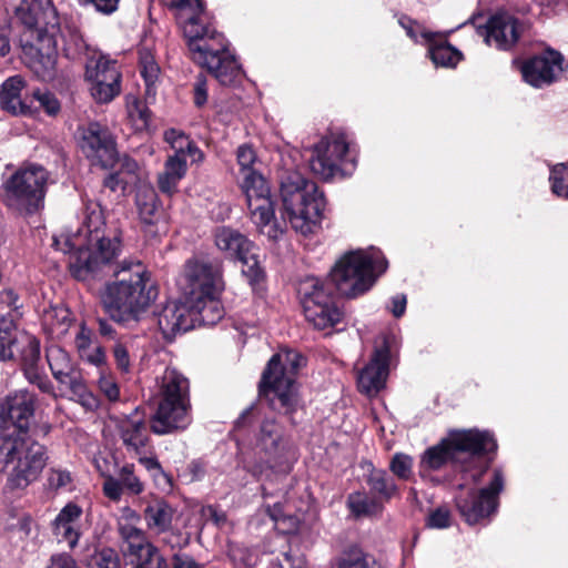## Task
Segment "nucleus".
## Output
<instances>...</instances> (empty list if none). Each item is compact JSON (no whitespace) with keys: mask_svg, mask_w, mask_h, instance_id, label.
<instances>
[{"mask_svg":"<svg viewBox=\"0 0 568 568\" xmlns=\"http://www.w3.org/2000/svg\"><path fill=\"white\" fill-rule=\"evenodd\" d=\"M448 463L458 464L459 458L453 449L448 435L439 440L438 444L428 447L420 456L419 466L426 470H439Z\"/></svg>","mask_w":568,"mask_h":568,"instance_id":"obj_39","label":"nucleus"},{"mask_svg":"<svg viewBox=\"0 0 568 568\" xmlns=\"http://www.w3.org/2000/svg\"><path fill=\"white\" fill-rule=\"evenodd\" d=\"M124 491L132 496L144 491V484L134 474L133 464H125L120 469L118 478L108 476L103 483V494L112 501H119Z\"/></svg>","mask_w":568,"mask_h":568,"instance_id":"obj_33","label":"nucleus"},{"mask_svg":"<svg viewBox=\"0 0 568 568\" xmlns=\"http://www.w3.org/2000/svg\"><path fill=\"white\" fill-rule=\"evenodd\" d=\"M282 216L292 229L304 236L321 226L326 199L314 181L298 171H285L280 178Z\"/></svg>","mask_w":568,"mask_h":568,"instance_id":"obj_7","label":"nucleus"},{"mask_svg":"<svg viewBox=\"0 0 568 568\" xmlns=\"http://www.w3.org/2000/svg\"><path fill=\"white\" fill-rule=\"evenodd\" d=\"M390 345L387 338L377 346L365 367L359 372L357 387L367 396L378 394L386 385L389 374Z\"/></svg>","mask_w":568,"mask_h":568,"instance_id":"obj_23","label":"nucleus"},{"mask_svg":"<svg viewBox=\"0 0 568 568\" xmlns=\"http://www.w3.org/2000/svg\"><path fill=\"white\" fill-rule=\"evenodd\" d=\"M30 100L34 109L33 115L43 110L49 116H57L61 111V103L57 95L51 91L33 90Z\"/></svg>","mask_w":568,"mask_h":568,"instance_id":"obj_45","label":"nucleus"},{"mask_svg":"<svg viewBox=\"0 0 568 568\" xmlns=\"http://www.w3.org/2000/svg\"><path fill=\"white\" fill-rule=\"evenodd\" d=\"M0 361L13 362L30 385L57 398L55 387L41 359L40 339L26 331H18L13 321H4L0 326Z\"/></svg>","mask_w":568,"mask_h":568,"instance_id":"obj_10","label":"nucleus"},{"mask_svg":"<svg viewBox=\"0 0 568 568\" xmlns=\"http://www.w3.org/2000/svg\"><path fill=\"white\" fill-rule=\"evenodd\" d=\"M164 138L165 141L171 144L172 149H174V154L181 155L185 160L186 156H190L193 162L203 160V152L199 149L196 143L183 132L170 129L165 131Z\"/></svg>","mask_w":568,"mask_h":568,"instance_id":"obj_41","label":"nucleus"},{"mask_svg":"<svg viewBox=\"0 0 568 568\" xmlns=\"http://www.w3.org/2000/svg\"><path fill=\"white\" fill-rule=\"evenodd\" d=\"M82 357L85 358L90 364L98 367L106 364V354L103 346H97L93 351L85 352L84 356Z\"/></svg>","mask_w":568,"mask_h":568,"instance_id":"obj_62","label":"nucleus"},{"mask_svg":"<svg viewBox=\"0 0 568 568\" xmlns=\"http://www.w3.org/2000/svg\"><path fill=\"white\" fill-rule=\"evenodd\" d=\"M36 396L22 390L8 396L0 409V463L13 465L7 478L10 490L24 489L36 481L47 460V448L33 439L29 428Z\"/></svg>","mask_w":568,"mask_h":568,"instance_id":"obj_1","label":"nucleus"},{"mask_svg":"<svg viewBox=\"0 0 568 568\" xmlns=\"http://www.w3.org/2000/svg\"><path fill=\"white\" fill-rule=\"evenodd\" d=\"M116 369L122 374L131 372L130 346L126 341L116 339L111 348Z\"/></svg>","mask_w":568,"mask_h":568,"instance_id":"obj_49","label":"nucleus"},{"mask_svg":"<svg viewBox=\"0 0 568 568\" xmlns=\"http://www.w3.org/2000/svg\"><path fill=\"white\" fill-rule=\"evenodd\" d=\"M91 343L92 331L88 328L85 325H81L75 336V346L81 356H84L85 352L90 351Z\"/></svg>","mask_w":568,"mask_h":568,"instance_id":"obj_59","label":"nucleus"},{"mask_svg":"<svg viewBox=\"0 0 568 568\" xmlns=\"http://www.w3.org/2000/svg\"><path fill=\"white\" fill-rule=\"evenodd\" d=\"M81 232H85L90 245H98L100 251L104 246L121 251V233L118 230L108 231L102 206L99 202L89 201L85 204L84 221Z\"/></svg>","mask_w":568,"mask_h":568,"instance_id":"obj_25","label":"nucleus"},{"mask_svg":"<svg viewBox=\"0 0 568 568\" xmlns=\"http://www.w3.org/2000/svg\"><path fill=\"white\" fill-rule=\"evenodd\" d=\"M481 13L474 14L469 19L477 33L484 38L487 44H495L498 50L509 51L519 41L525 29L524 23L507 12H496L484 23Z\"/></svg>","mask_w":568,"mask_h":568,"instance_id":"obj_17","label":"nucleus"},{"mask_svg":"<svg viewBox=\"0 0 568 568\" xmlns=\"http://www.w3.org/2000/svg\"><path fill=\"white\" fill-rule=\"evenodd\" d=\"M82 508L73 503H68L57 515L51 524V530L59 542H67L70 549H74L81 537L80 520Z\"/></svg>","mask_w":568,"mask_h":568,"instance_id":"obj_29","label":"nucleus"},{"mask_svg":"<svg viewBox=\"0 0 568 568\" xmlns=\"http://www.w3.org/2000/svg\"><path fill=\"white\" fill-rule=\"evenodd\" d=\"M256 160V152L251 144L244 143L237 148L236 161L244 175L242 189L248 210L257 225L266 226L275 220L274 202L267 181L253 168Z\"/></svg>","mask_w":568,"mask_h":568,"instance_id":"obj_12","label":"nucleus"},{"mask_svg":"<svg viewBox=\"0 0 568 568\" xmlns=\"http://www.w3.org/2000/svg\"><path fill=\"white\" fill-rule=\"evenodd\" d=\"M217 248L231 258L237 260L250 251H257L255 244L243 233L231 226H219L214 231Z\"/></svg>","mask_w":568,"mask_h":568,"instance_id":"obj_34","label":"nucleus"},{"mask_svg":"<svg viewBox=\"0 0 568 568\" xmlns=\"http://www.w3.org/2000/svg\"><path fill=\"white\" fill-rule=\"evenodd\" d=\"M72 484L70 471L62 469H50L48 485L51 489L59 490L68 488Z\"/></svg>","mask_w":568,"mask_h":568,"instance_id":"obj_55","label":"nucleus"},{"mask_svg":"<svg viewBox=\"0 0 568 568\" xmlns=\"http://www.w3.org/2000/svg\"><path fill=\"white\" fill-rule=\"evenodd\" d=\"M85 80L90 82L91 95L98 103H109L122 91V72L119 62L109 55L100 54L88 61Z\"/></svg>","mask_w":568,"mask_h":568,"instance_id":"obj_16","label":"nucleus"},{"mask_svg":"<svg viewBox=\"0 0 568 568\" xmlns=\"http://www.w3.org/2000/svg\"><path fill=\"white\" fill-rule=\"evenodd\" d=\"M303 357L288 353L285 362L280 354L268 359L257 384V395L268 408L284 416L292 426H296V413L303 408V402L296 385V374Z\"/></svg>","mask_w":568,"mask_h":568,"instance_id":"obj_8","label":"nucleus"},{"mask_svg":"<svg viewBox=\"0 0 568 568\" xmlns=\"http://www.w3.org/2000/svg\"><path fill=\"white\" fill-rule=\"evenodd\" d=\"M156 316L159 329L166 341H172L179 333H185L194 327L191 310L187 304V295L184 303L169 301Z\"/></svg>","mask_w":568,"mask_h":568,"instance_id":"obj_27","label":"nucleus"},{"mask_svg":"<svg viewBox=\"0 0 568 568\" xmlns=\"http://www.w3.org/2000/svg\"><path fill=\"white\" fill-rule=\"evenodd\" d=\"M23 316V300L20 290L6 285L0 290V326L4 321L17 324Z\"/></svg>","mask_w":568,"mask_h":568,"instance_id":"obj_40","label":"nucleus"},{"mask_svg":"<svg viewBox=\"0 0 568 568\" xmlns=\"http://www.w3.org/2000/svg\"><path fill=\"white\" fill-rule=\"evenodd\" d=\"M505 478L500 468L493 470V477L486 487L469 489L455 498L456 509L468 525L479 524L497 511L499 495L504 490Z\"/></svg>","mask_w":568,"mask_h":568,"instance_id":"obj_14","label":"nucleus"},{"mask_svg":"<svg viewBox=\"0 0 568 568\" xmlns=\"http://www.w3.org/2000/svg\"><path fill=\"white\" fill-rule=\"evenodd\" d=\"M176 509L164 498H154L144 508L143 517L148 527L159 534L172 528Z\"/></svg>","mask_w":568,"mask_h":568,"instance_id":"obj_37","label":"nucleus"},{"mask_svg":"<svg viewBox=\"0 0 568 568\" xmlns=\"http://www.w3.org/2000/svg\"><path fill=\"white\" fill-rule=\"evenodd\" d=\"M139 69L146 87V93L150 94L159 80L161 69L150 52L140 54Z\"/></svg>","mask_w":568,"mask_h":568,"instance_id":"obj_46","label":"nucleus"},{"mask_svg":"<svg viewBox=\"0 0 568 568\" xmlns=\"http://www.w3.org/2000/svg\"><path fill=\"white\" fill-rule=\"evenodd\" d=\"M168 4L180 13H189L183 24V34L190 58L205 68L221 85L234 87L240 83L242 67L231 54L224 34L216 30L204 0H169Z\"/></svg>","mask_w":568,"mask_h":568,"instance_id":"obj_3","label":"nucleus"},{"mask_svg":"<svg viewBox=\"0 0 568 568\" xmlns=\"http://www.w3.org/2000/svg\"><path fill=\"white\" fill-rule=\"evenodd\" d=\"M392 308L390 312L394 317L399 318L405 314L407 298L405 294H397L392 297Z\"/></svg>","mask_w":568,"mask_h":568,"instance_id":"obj_64","label":"nucleus"},{"mask_svg":"<svg viewBox=\"0 0 568 568\" xmlns=\"http://www.w3.org/2000/svg\"><path fill=\"white\" fill-rule=\"evenodd\" d=\"M303 314L306 322L317 331L334 328L344 321V312L337 302L324 305L312 302L308 307H303Z\"/></svg>","mask_w":568,"mask_h":568,"instance_id":"obj_35","label":"nucleus"},{"mask_svg":"<svg viewBox=\"0 0 568 568\" xmlns=\"http://www.w3.org/2000/svg\"><path fill=\"white\" fill-rule=\"evenodd\" d=\"M369 466L371 469L368 474L365 475V483L368 486L371 496L381 505L398 497L399 487L395 478L385 469L376 468L372 464Z\"/></svg>","mask_w":568,"mask_h":568,"instance_id":"obj_36","label":"nucleus"},{"mask_svg":"<svg viewBox=\"0 0 568 568\" xmlns=\"http://www.w3.org/2000/svg\"><path fill=\"white\" fill-rule=\"evenodd\" d=\"M186 470L190 481L201 480L206 473V464L202 459H193L189 463Z\"/></svg>","mask_w":568,"mask_h":568,"instance_id":"obj_61","label":"nucleus"},{"mask_svg":"<svg viewBox=\"0 0 568 568\" xmlns=\"http://www.w3.org/2000/svg\"><path fill=\"white\" fill-rule=\"evenodd\" d=\"M130 115L132 119L140 120L143 125H148L151 119V111L144 102L136 100L130 109Z\"/></svg>","mask_w":568,"mask_h":568,"instance_id":"obj_60","label":"nucleus"},{"mask_svg":"<svg viewBox=\"0 0 568 568\" xmlns=\"http://www.w3.org/2000/svg\"><path fill=\"white\" fill-rule=\"evenodd\" d=\"M121 0H82L84 6H92L94 10L104 16H110L119 9Z\"/></svg>","mask_w":568,"mask_h":568,"instance_id":"obj_58","label":"nucleus"},{"mask_svg":"<svg viewBox=\"0 0 568 568\" xmlns=\"http://www.w3.org/2000/svg\"><path fill=\"white\" fill-rule=\"evenodd\" d=\"M346 505L356 518L368 517L382 510V505L374 497L369 498L365 491L349 494Z\"/></svg>","mask_w":568,"mask_h":568,"instance_id":"obj_43","label":"nucleus"},{"mask_svg":"<svg viewBox=\"0 0 568 568\" xmlns=\"http://www.w3.org/2000/svg\"><path fill=\"white\" fill-rule=\"evenodd\" d=\"M70 257L68 270L70 275L77 281L102 280L110 274L118 273L116 257L120 250L104 246L100 251L98 245H87L74 247L69 241Z\"/></svg>","mask_w":568,"mask_h":568,"instance_id":"obj_13","label":"nucleus"},{"mask_svg":"<svg viewBox=\"0 0 568 568\" xmlns=\"http://www.w3.org/2000/svg\"><path fill=\"white\" fill-rule=\"evenodd\" d=\"M227 556L235 568H253L256 564L253 551L245 546H230Z\"/></svg>","mask_w":568,"mask_h":568,"instance_id":"obj_50","label":"nucleus"},{"mask_svg":"<svg viewBox=\"0 0 568 568\" xmlns=\"http://www.w3.org/2000/svg\"><path fill=\"white\" fill-rule=\"evenodd\" d=\"M493 459H494V456L488 457L486 460L474 459V462L470 463V465H468L467 470L463 469V466L465 465V460H463V462L459 460V463H458L459 470L462 473H464L465 475H468L470 478V481L473 484H478L481 481L483 477L490 468V464H491Z\"/></svg>","mask_w":568,"mask_h":568,"instance_id":"obj_52","label":"nucleus"},{"mask_svg":"<svg viewBox=\"0 0 568 568\" xmlns=\"http://www.w3.org/2000/svg\"><path fill=\"white\" fill-rule=\"evenodd\" d=\"M45 361L58 384L79 397L88 393L81 367L64 348L58 345L47 347Z\"/></svg>","mask_w":568,"mask_h":568,"instance_id":"obj_22","label":"nucleus"},{"mask_svg":"<svg viewBox=\"0 0 568 568\" xmlns=\"http://www.w3.org/2000/svg\"><path fill=\"white\" fill-rule=\"evenodd\" d=\"M135 204L145 236H158V225L162 221L163 213L155 190L151 186L139 187L135 194Z\"/></svg>","mask_w":568,"mask_h":568,"instance_id":"obj_30","label":"nucleus"},{"mask_svg":"<svg viewBox=\"0 0 568 568\" xmlns=\"http://www.w3.org/2000/svg\"><path fill=\"white\" fill-rule=\"evenodd\" d=\"M171 568H205L195 558L182 550L171 554Z\"/></svg>","mask_w":568,"mask_h":568,"instance_id":"obj_56","label":"nucleus"},{"mask_svg":"<svg viewBox=\"0 0 568 568\" xmlns=\"http://www.w3.org/2000/svg\"><path fill=\"white\" fill-rule=\"evenodd\" d=\"M185 276L189 284L187 304L193 323L217 324L225 315L220 295L224 290L223 267L219 261L187 260Z\"/></svg>","mask_w":568,"mask_h":568,"instance_id":"obj_9","label":"nucleus"},{"mask_svg":"<svg viewBox=\"0 0 568 568\" xmlns=\"http://www.w3.org/2000/svg\"><path fill=\"white\" fill-rule=\"evenodd\" d=\"M375 560L358 546H351L336 559L333 568H374Z\"/></svg>","mask_w":568,"mask_h":568,"instance_id":"obj_44","label":"nucleus"},{"mask_svg":"<svg viewBox=\"0 0 568 568\" xmlns=\"http://www.w3.org/2000/svg\"><path fill=\"white\" fill-rule=\"evenodd\" d=\"M119 532L123 540L122 551L132 568H171V556L165 558L141 529L122 525Z\"/></svg>","mask_w":568,"mask_h":568,"instance_id":"obj_18","label":"nucleus"},{"mask_svg":"<svg viewBox=\"0 0 568 568\" xmlns=\"http://www.w3.org/2000/svg\"><path fill=\"white\" fill-rule=\"evenodd\" d=\"M207 80L203 73H199L193 83V103L196 108H203L207 102Z\"/></svg>","mask_w":568,"mask_h":568,"instance_id":"obj_54","label":"nucleus"},{"mask_svg":"<svg viewBox=\"0 0 568 568\" xmlns=\"http://www.w3.org/2000/svg\"><path fill=\"white\" fill-rule=\"evenodd\" d=\"M27 87L26 80L21 75L9 77L1 85L0 106L14 116H32L34 109L32 100L28 95L22 97V91Z\"/></svg>","mask_w":568,"mask_h":568,"instance_id":"obj_28","label":"nucleus"},{"mask_svg":"<svg viewBox=\"0 0 568 568\" xmlns=\"http://www.w3.org/2000/svg\"><path fill=\"white\" fill-rule=\"evenodd\" d=\"M551 190L562 197H568V165L557 164L550 171Z\"/></svg>","mask_w":568,"mask_h":568,"instance_id":"obj_51","label":"nucleus"},{"mask_svg":"<svg viewBox=\"0 0 568 568\" xmlns=\"http://www.w3.org/2000/svg\"><path fill=\"white\" fill-rule=\"evenodd\" d=\"M80 566L74 558L67 554H55L50 558L47 568H121L118 552L110 547H89L82 554Z\"/></svg>","mask_w":568,"mask_h":568,"instance_id":"obj_26","label":"nucleus"},{"mask_svg":"<svg viewBox=\"0 0 568 568\" xmlns=\"http://www.w3.org/2000/svg\"><path fill=\"white\" fill-rule=\"evenodd\" d=\"M187 171V163L181 155H169L163 172L158 174V187L168 195L178 192L180 181L185 176Z\"/></svg>","mask_w":568,"mask_h":568,"instance_id":"obj_38","label":"nucleus"},{"mask_svg":"<svg viewBox=\"0 0 568 568\" xmlns=\"http://www.w3.org/2000/svg\"><path fill=\"white\" fill-rule=\"evenodd\" d=\"M414 459L404 453H395L389 462V470L393 477L407 481L413 477Z\"/></svg>","mask_w":568,"mask_h":568,"instance_id":"obj_48","label":"nucleus"},{"mask_svg":"<svg viewBox=\"0 0 568 568\" xmlns=\"http://www.w3.org/2000/svg\"><path fill=\"white\" fill-rule=\"evenodd\" d=\"M387 266L385 257L375 260L362 250L349 251L336 261L328 276L336 284L341 296L356 298L373 287Z\"/></svg>","mask_w":568,"mask_h":568,"instance_id":"obj_11","label":"nucleus"},{"mask_svg":"<svg viewBox=\"0 0 568 568\" xmlns=\"http://www.w3.org/2000/svg\"><path fill=\"white\" fill-rule=\"evenodd\" d=\"M243 264L242 274L247 280L253 291L261 288V285L265 282L266 274L264 268L261 266L258 254L255 251H250L247 254L237 258Z\"/></svg>","mask_w":568,"mask_h":568,"instance_id":"obj_42","label":"nucleus"},{"mask_svg":"<svg viewBox=\"0 0 568 568\" xmlns=\"http://www.w3.org/2000/svg\"><path fill=\"white\" fill-rule=\"evenodd\" d=\"M99 388L104 394V396L111 400L115 402L120 397V388L116 382L110 376H101L99 379Z\"/></svg>","mask_w":568,"mask_h":568,"instance_id":"obj_57","label":"nucleus"},{"mask_svg":"<svg viewBox=\"0 0 568 568\" xmlns=\"http://www.w3.org/2000/svg\"><path fill=\"white\" fill-rule=\"evenodd\" d=\"M192 422L189 379L176 369H166L155 413L146 419L145 410L135 407L115 424L116 433L130 456L151 453L150 432L168 435L185 430Z\"/></svg>","mask_w":568,"mask_h":568,"instance_id":"obj_2","label":"nucleus"},{"mask_svg":"<svg viewBox=\"0 0 568 568\" xmlns=\"http://www.w3.org/2000/svg\"><path fill=\"white\" fill-rule=\"evenodd\" d=\"M80 148L93 164L112 169L119 161L116 142L106 125L90 122L82 129Z\"/></svg>","mask_w":568,"mask_h":568,"instance_id":"obj_19","label":"nucleus"},{"mask_svg":"<svg viewBox=\"0 0 568 568\" xmlns=\"http://www.w3.org/2000/svg\"><path fill=\"white\" fill-rule=\"evenodd\" d=\"M450 525H452L450 510L445 506H440V507H437L436 509L432 510L428 514V516L426 518V524H425V526L427 528H433V529H445V528L450 527Z\"/></svg>","mask_w":568,"mask_h":568,"instance_id":"obj_53","label":"nucleus"},{"mask_svg":"<svg viewBox=\"0 0 568 568\" xmlns=\"http://www.w3.org/2000/svg\"><path fill=\"white\" fill-rule=\"evenodd\" d=\"M48 178L43 166L31 165L12 174L4 187L8 195L26 206L28 213H34L43 203Z\"/></svg>","mask_w":568,"mask_h":568,"instance_id":"obj_15","label":"nucleus"},{"mask_svg":"<svg viewBox=\"0 0 568 568\" xmlns=\"http://www.w3.org/2000/svg\"><path fill=\"white\" fill-rule=\"evenodd\" d=\"M97 324H98V332H99L101 337L106 338V339H112L114 342L116 339H119L116 337L115 328L113 327V325L108 320L99 317L97 320Z\"/></svg>","mask_w":568,"mask_h":568,"instance_id":"obj_63","label":"nucleus"},{"mask_svg":"<svg viewBox=\"0 0 568 568\" xmlns=\"http://www.w3.org/2000/svg\"><path fill=\"white\" fill-rule=\"evenodd\" d=\"M348 143L344 135L332 141L321 140L313 151L311 159L312 171L327 181L341 173V163L348 153Z\"/></svg>","mask_w":568,"mask_h":568,"instance_id":"obj_24","label":"nucleus"},{"mask_svg":"<svg viewBox=\"0 0 568 568\" xmlns=\"http://www.w3.org/2000/svg\"><path fill=\"white\" fill-rule=\"evenodd\" d=\"M453 449L458 457L459 454H467L463 469L467 470L474 459L495 456L498 449L497 440L489 430L478 428L450 429L448 432Z\"/></svg>","mask_w":568,"mask_h":568,"instance_id":"obj_21","label":"nucleus"},{"mask_svg":"<svg viewBox=\"0 0 568 568\" xmlns=\"http://www.w3.org/2000/svg\"><path fill=\"white\" fill-rule=\"evenodd\" d=\"M116 280L106 283L101 293V305L110 318L126 325L138 322L159 295V287L141 262H126L118 266Z\"/></svg>","mask_w":568,"mask_h":568,"instance_id":"obj_5","label":"nucleus"},{"mask_svg":"<svg viewBox=\"0 0 568 568\" xmlns=\"http://www.w3.org/2000/svg\"><path fill=\"white\" fill-rule=\"evenodd\" d=\"M42 3L22 0L16 8V17L23 27L19 42L26 65L38 79L51 81L57 74L59 23L40 22Z\"/></svg>","mask_w":568,"mask_h":568,"instance_id":"obj_6","label":"nucleus"},{"mask_svg":"<svg viewBox=\"0 0 568 568\" xmlns=\"http://www.w3.org/2000/svg\"><path fill=\"white\" fill-rule=\"evenodd\" d=\"M298 294L302 308L308 307L312 302H316L318 305L337 302V296L339 295L336 284L328 275L325 278L316 276L305 277L300 283Z\"/></svg>","mask_w":568,"mask_h":568,"instance_id":"obj_32","label":"nucleus"},{"mask_svg":"<svg viewBox=\"0 0 568 568\" xmlns=\"http://www.w3.org/2000/svg\"><path fill=\"white\" fill-rule=\"evenodd\" d=\"M564 55L548 47L540 53L532 54L520 64V72L526 83L534 88L551 85L559 80L564 69Z\"/></svg>","mask_w":568,"mask_h":568,"instance_id":"obj_20","label":"nucleus"},{"mask_svg":"<svg viewBox=\"0 0 568 568\" xmlns=\"http://www.w3.org/2000/svg\"><path fill=\"white\" fill-rule=\"evenodd\" d=\"M132 457H135L139 463L143 465L148 471L151 473L155 480L162 478L169 487L173 486V478L161 466L158 457L154 454V448L151 450V453L135 454Z\"/></svg>","mask_w":568,"mask_h":568,"instance_id":"obj_47","label":"nucleus"},{"mask_svg":"<svg viewBox=\"0 0 568 568\" xmlns=\"http://www.w3.org/2000/svg\"><path fill=\"white\" fill-rule=\"evenodd\" d=\"M237 446L252 443V452H242L243 468L261 479L268 470L287 473L292 437L275 417H261L256 404L246 407L233 425Z\"/></svg>","mask_w":568,"mask_h":568,"instance_id":"obj_4","label":"nucleus"},{"mask_svg":"<svg viewBox=\"0 0 568 568\" xmlns=\"http://www.w3.org/2000/svg\"><path fill=\"white\" fill-rule=\"evenodd\" d=\"M428 50L427 57L436 68L455 69L464 59V54L455 48L444 34L433 31H423Z\"/></svg>","mask_w":568,"mask_h":568,"instance_id":"obj_31","label":"nucleus"}]
</instances>
